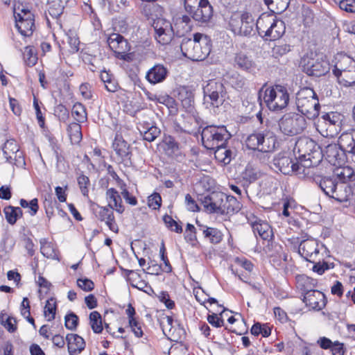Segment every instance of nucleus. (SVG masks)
Instances as JSON below:
<instances>
[{
	"instance_id": "42",
	"label": "nucleus",
	"mask_w": 355,
	"mask_h": 355,
	"mask_svg": "<svg viewBox=\"0 0 355 355\" xmlns=\"http://www.w3.org/2000/svg\"><path fill=\"white\" fill-rule=\"evenodd\" d=\"M71 115L77 123L87 121V114L85 106L80 103H76L71 109Z\"/></svg>"
},
{
	"instance_id": "29",
	"label": "nucleus",
	"mask_w": 355,
	"mask_h": 355,
	"mask_svg": "<svg viewBox=\"0 0 355 355\" xmlns=\"http://www.w3.org/2000/svg\"><path fill=\"white\" fill-rule=\"evenodd\" d=\"M271 28H270L267 35L266 37V40H276L281 38L286 31V26L284 22L281 20L277 19L275 16L273 17Z\"/></svg>"
},
{
	"instance_id": "41",
	"label": "nucleus",
	"mask_w": 355,
	"mask_h": 355,
	"mask_svg": "<svg viewBox=\"0 0 355 355\" xmlns=\"http://www.w3.org/2000/svg\"><path fill=\"white\" fill-rule=\"evenodd\" d=\"M16 27L21 35L29 37L32 35L35 28V21L17 20Z\"/></svg>"
},
{
	"instance_id": "16",
	"label": "nucleus",
	"mask_w": 355,
	"mask_h": 355,
	"mask_svg": "<svg viewBox=\"0 0 355 355\" xmlns=\"http://www.w3.org/2000/svg\"><path fill=\"white\" fill-rule=\"evenodd\" d=\"M153 27L155 38L159 44L166 45L171 42L173 37V31L170 21L159 18L154 21Z\"/></svg>"
},
{
	"instance_id": "52",
	"label": "nucleus",
	"mask_w": 355,
	"mask_h": 355,
	"mask_svg": "<svg viewBox=\"0 0 355 355\" xmlns=\"http://www.w3.org/2000/svg\"><path fill=\"white\" fill-rule=\"evenodd\" d=\"M14 16L17 20L35 21L33 14L28 8H22L19 12H15Z\"/></svg>"
},
{
	"instance_id": "11",
	"label": "nucleus",
	"mask_w": 355,
	"mask_h": 355,
	"mask_svg": "<svg viewBox=\"0 0 355 355\" xmlns=\"http://www.w3.org/2000/svg\"><path fill=\"white\" fill-rule=\"evenodd\" d=\"M205 100L210 101L213 107H218L222 105L227 97V91L222 80H209L203 87Z\"/></svg>"
},
{
	"instance_id": "18",
	"label": "nucleus",
	"mask_w": 355,
	"mask_h": 355,
	"mask_svg": "<svg viewBox=\"0 0 355 355\" xmlns=\"http://www.w3.org/2000/svg\"><path fill=\"white\" fill-rule=\"evenodd\" d=\"M2 150L8 162L17 166L25 164V161L21 155V153H19V146L15 140H7L2 147Z\"/></svg>"
},
{
	"instance_id": "49",
	"label": "nucleus",
	"mask_w": 355,
	"mask_h": 355,
	"mask_svg": "<svg viewBox=\"0 0 355 355\" xmlns=\"http://www.w3.org/2000/svg\"><path fill=\"white\" fill-rule=\"evenodd\" d=\"M230 83L233 88L240 91L245 88L246 79L240 74H235L230 78Z\"/></svg>"
},
{
	"instance_id": "17",
	"label": "nucleus",
	"mask_w": 355,
	"mask_h": 355,
	"mask_svg": "<svg viewBox=\"0 0 355 355\" xmlns=\"http://www.w3.org/2000/svg\"><path fill=\"white\" fill-rule=\"evenodd\" d=\"M225 198H226V194L224 193L212 192L204 196L201 201L204 207L209 212L221 214Z\"/></svg>"
},
{
	"instance_id": "13",
	"label": "nucleus",
	"mask_w": 355,
	"mask_h": 355,
	"mask_svg": "<svg viewBox=\"0 0 355 355\" xmlns=\"http://www.w3.org/2000/svg\"><path fill=\"white\" fill-rule=\"evenodd\" d=\"M320 149L327 162L334 166H340L345 161L346 153L339 145V143H329L328 138L320 141Z\"/></svg>"
},
{
	"instance_id": "12",
	"label": "nucleus",
	"mask_w": 355,
	"mask_h": 355,
	"mask_svg": "<svg viewBox=\"0 0 355 355\" xmlns=\"http://www.w3.org/2000/svg\"><path fill=\"white\" fill-rule=\"evenodd\" d=\"M295 160L296 162H294L293 158L286 153H279L274 157L272 164L284 175H291L293 173L299 175L309 174V172L306 171V169L300 164L297 158Z\"/></svg>"
},
{
	"instance_id": "48",
	"label": "nucleus",
	"mask_w": 355,
	"mask_h": 355,
	"mask_svg": "<svg viewBox=\"0 0 355 355\" xmlns=\"http://www.w3.org/2000/svg\"><path fill=\"white\" fill-rule=\"evenodd\" d=\"M23 55L24 60L27 65L33 66L37 63V57L33 46H28L25 47Z\"/></svg>"
},
{
	"instance_id": "63",
	"label": "nucleus",
	"mask_w": 355,
	"mask_h": 355,
	"mask_svg": "<svg viewBox=\"0 0 355 355\" xmlns=\"http://www.w3.org/2000/svg\"><path fill=\"white\" fill-rule=\"evenodd\" d=\"M207 321L215 327H220L224 325V320L219 318L216 313L209 315L207 316Z\"/></svg>"
},
{
	"instance_id": "56",
	"label": "nucleus",
	"mask_w": 355,
	"mask_h": 355,
	"mask_svg": "<svg viewBox=\"0 0 355 355\" xmlns=\"http://www.w3.org/2000/svg\"><path fill=\"white\" fill-rule=\"evenodd\" d=\"M162 198L159 193H153L148 198V205L153 209H157L160 207Z\"/></svg>"
},
{
	"instance_id": "47",
	"label": "nucleus",
	"mask_w": 355,
	"mask_h": 355,
	"mask_svg": "<svg viewBox=\"0 0 355 355\" xmlns=\"http://www.w3.org/2000/svg\"><path fill=\"white\" fill-rule=\"evenodd\" d=\"M203 0H184V6L186 12L193 19L194 14L197 13Z\"/></svg>"
},
{
	"instance_id": "61",
	"label": "nucleus",
	"mask_w": 355,
	"mask_h": 355,
	"mask_svg": "<svg viewBox=\"0 0 355 355\" xmlns=\"http://www.w3.org/2000/svg\"><path fill=\"white\" fill-rule=\"evenodd\" d=\"M340 9L349 12H355V1L354 0H341L339 2Z\"/></svg>"
},
{
	"instance_id": "9",
	"label": "nucleus",
	"mask_w": 355,
	"mask_h": 355,
	"mask_svg": "<svg viewBox=\"0 0 355 355\" xmlns=\"http://www.w3.org/2000/svg\"><path fill=\"white\" fill-rule=\"evenodd\" d=\"M306 126L307 123L304 116L295 112L285 114L279 121V130L288 136L302 133Z\"/></svg>"
},
{
	"instance_id": "27",
	"label": "nucleus",
	"mask_w": 355,
	"mask_h": 355,
	"mask_svg": "<svg viewBox=\"0 0 355 355\" xmlns=\"http://www.w3.org/2000/svg\"><path fill=\"white\" fill-rule=\"evenodd\" d=\"M202 3L197 13L194 14L193 19L200 24H207L211 19L214 10L208 0H203Z\"/></svg>"
},
{
	"instance_id": "25",
	"label": "nucleus",
	"mask_w": 355,
	"mask_h": 355,
	"mask_svg": "<svg viewBox=\"0 0 355 355\" xmlns=\"http://www.w3.org/2000/svg\"><path fill=\"white\" fill-rule=\"evenodd\" d=\"M66 340L70 355L80 354L85 347V340L78 334H68L66 336Z\"/></svg>"
},
{
	"instance_id": "59",
	"label": "nucleus",
	"mask_w": 355,
	"mask_h": 355,
	"mask_svg": "<svg viewBox=\"0 0 355 355\" xmlns=\"http://www.w3.org/2000/svg\"><path fill=\"white\" fill-rule=\"evenodd\" d=\"M63 6L58 2L53 3L49 8L48 12L53 18H58L63 12Z\"/></svg>"
},
{
	"instance_id": "6",
	"label": "nucleus",
	"mask_w": 355,
	"mask_h": 355,
	"mask_svg": "<svg viewBox=\"0 0 355 355\" xmlns=\"http://www.w3.org/2000/svg\"><path fill=\"white\" fill-rule=\"evenodd\" d=\"M202 145L209 150H214L226 145L231 134L224 125H207L201 132Z\"/></svg>"
},
{
	"instance_id": "21",
	"label": "nucleus",
	"mask_w": 355,
	"mask_h": 355,
	"mask_svg": "<svg viewBox=\"0 0 355 355\" xmlns=\"http://www.w3.org/2000/svg\"><path fill=\"white\" fill-rule=\"evenodd\" d=\"M302 300L306 306L316 311L322 310L327 303L324 294L318 290L306 293Z\"/></svg>"
},
{
	"instance_id": "34",
	"label": "nucleus",
	"mask_w": 355,
	"mask_h": 355,
	"mask_svg": "<svg viewBox=\"0 0 355 355\" xmlns=\"http://www.w3.org/2000/svg\"><path fill=\"white\" fill-rule=\"evenodd\" d=\"M241 203L236 198L227 196L223 201V207L221 214H233L241 209Z\"/></svg>"
},
{
	"instance_id": "50",
	"label": "nucleus",
	"mask_w": 355,
	"mask_h": 355,
	"mask_svg": "<svg viewBox=\"0 0 355 355\" xmlns=\"http://www.w3.org/2000/svg\"><path fill=\"white\" fill-rule=\"evenodd\" d=\"M78 184L79 186L81 193L88 197L89 188L90 187V181L87 176L81 174L77 178Z\"/></svg>"
},
{
	"instance_id": "5",
	"label": "nucleus",
	"mask_w": 355,
	"mask_h": 355,
	"mask_svg": "<svg viewBox=\"0 0 355 355\" xmlns=\"http://www.w3.org/2000/svg\"><path fill=\"white\" fill-rule=\"evenodd\" d=\"M277 138L268 129L257 130L245 139L248 148L261 153H270L275 148Z\"/></svg>"
},
{
	"instance_id": "26",
	"label": "nucleus",
	"mask_w": 355,
	"mask_h": 355,
	"mask_svg": "<svg viewBox=\"0 0 355 355\" xmlns=\"http://www.w3.org/2000/svg\"><path fill=\"white\" fill-rule=\"evenodd\" d=\"M336 59L337 61L333 69L335 76L355 67V60L347 55H339Z\"/></svg>"
},
{
	"instance_id": "44",
	"label": "nucleus",
	"mask_w": 355,
	"mask_h": 355,
	"mask_svg": "<svg viewBox=\"0 0 355 355\" xmlns=\"http://www.w3.org/2000/svg\"><path fill=\"white\" fill-rule=\"evenodd\" d=\"M336 76L340 83L347 87L351 86L355 83V67L354 69L347 70Z\"/></svg>"
},
{
	"instance_id": "57",
	"label": "nucleus",
	"mask_w": 355,
	"mask_h": 355,
	"mask_svg": "<svg viewBox=\"0 0 355 355\" xmlns=\"http://www.w3.org/2000/svg\"><path fill=\"white\" fill-rule=\"evenodd\" d=\"M126 185L123 183L121 185V189L122 190L121 193L123 198L125 199V202L130 205L135 206L137 204V200L136 198L129 193V191L125 188Z\"/></svg>"
},
{
	"instance_id": "33",
	"label": "nucleus",
	"mask_w": 355,
	"mask_h": 355,
	"mask_svg": "<svg viewBox=\"0 0 355 355\" xmlns=\"http://www.w3.org/2000/svg\"><path fill=\"white\" fill-rule=\"evenodd\" d=\"M252 227L254 234H257L263 240H269L273 236L271 227L265 221H255Z\"/></svg>"
},
{
	"instance_id": "10",
	"label": "nucleus",
	"mask_w": 355,
	"mask_h": 355,
	"mask_svg": "<svg viewBox=\"0 0 355 355\" xmlns=\"http://www.w3.org/2000/svg\"><path fill=\"white\" fill-rule=\"evenodd\" d=\"M229 26L231 31L239 35L250 36L254 33V19L248 12L233 15L230 19Z\"/></svg>"
},
{
	"instance_id": "37",
	"label": "nucleus",
	"mask_w": 355,
	"mask_h": 355,
	"mask_svg": "<svg viewBox=\"0 0 355 355\" xmlns=\"http://www.w3.org/2000/svg\"><path fill=\"white\" fill-rule=\"evenodd\" d=\"M79 123L77 122L71 123L67 129L71 142L73 144H79L83 138L81 126Z\"/></svg>"
},
{
	"instance_id": "2",
	"label": "nucleus",
	"mask_w": 355,
	"mask_h": 355,
	"mask_svg": "<svg viewBox=\"0 0 355 355\" xmlns=\"http://www.w3.org/2000/svg\"><path fill=\"white\" fill-rule=\"evenodd\" d=\"M295 149L299 153L298 162L306 170L317 166L322 159L320 144L318 145L313 139H300L296 142Z\"/></svg>"
},
{
	"instance_id": "51",
	"label": "nucleus",
	"mask_w": 355,
	"mask_h": 355,
	"mask_svg": "<svg viewBox=\"0 0 355 355\" xmlns=\"http://www.w3.org/2000/svg\"><path fill=\"white\" fill-rule=\"evenodd\" d=\"M291 50V46L287 44H281L275 45L272 49V56L275 58L282 57L287 54Z\"/></svg>"
},
{
	"instance_id": "28",
	"label": "nucleus",
	"mask_w": 355,
	"mask_h": 355,
	"mask_svg": "<svg viewBox=\"0 0 355 355\" xmlns=\"http://www.w3.org/2000/svg\"><path fill=\"white\" fill-rule=\"evenodd\" d=\"M339 145L345 153L355 155V130L341 134L338 138Z\"/></svg>"
},
{
	"instance_id": "58",
	"label": "nucleus",
	"mask_w": 355,
	"mask_h": 355,
	"mask_svg": "<svg viewBox=\"0 0 355 355\" xmlns=\"http://www.w3.org/2000/svg\"><path fill=\"white\" fill-rule=\"evenodd\" d=\"M1 324L10 333H13L17 330L16 320L12 317H8L4 321L3 316L0 317Z\"/></svg>"
},
{
	"instance_id": "53",
	"label": "nucleus",
	"mask_w": 355,
	"mask_h": 355,
	"mask_svg": "<svg viewBox=\"0 0 355 355\" xmlns=\"http://www.w3.org/2000/svg\"><path fill=\"white\" fill-rule=\"evenodd\" d=\"M161 133L160 130L156 126H151L143 134L144 140L149 142L153 141Z\"/></svg>"
},
{
	"instance_id": "46",
	"label": "nucleus",
	"mask_w": 355,
	"mask_h": 355,
	"mask_svg": "<svg viewBox=\"0 0 355 355\" xmlns=\"http://www.w3.org/2000/svg\"><path fill=\"white\" fill-rule=\"evenodd\" d=\"M56 308L57 305L55 299L51 297L46 301L44 313L48 321H51L55 318Z\"/></svg>"
},
{
	"instance_id": "36",
	"label": "nucleus",
	"mask_w": 355,
	"mask_h": 355,
	"mask_svg": "<svg viewBox=\"0 0 355 355\" xmlns=\"http://www.w3.org/2000/svg\"><path fill=\"white\" fill-rule=\"evenodd\" d=\"M336 175L335 177L341 181L340 183L345 184L347 182L354 181L355 180V173L353 168L348 166L337 168Z\"/></svg>"
},
{
	"instance_id": "54",
	"label": "nucleus",
	"mask_w": 355,
	"mask_h": 355,
	"mask_svg": "<svg viewBox=\"0 0 355 355\" xmlns=\"http://www.w3.org/2000/svg\"><path fill=\"white\" fill-rule=\"evenodd\" d=\"M163 219L166 227L171 229V230L176 233H182V226L180 224H178L175 220H173L171 216L166 215L164 216Z\"/></svg>"
},
{
	"instance_id": "43",
	"label": "nucleus",
	"mask_w": 355,
	"mask_h": 355,
	"mask_svg": "<svg viewBox=\"0 0 355 355\" xmlns=\"http://www.w3.org/2000/svg\"><path fill=\"white\" fill-rule=\"evenodd\" d=\"M214 155L219 162L227 164L232 159V151L226 148V145L220 146L214 150Z\"/></svg>"
},
{
	"instance_id": "15",
	"label": "nucleus",
	"mask_w": 355,
	"mask_h": 355,
	"mask_svg": "<svg viewBox=\"0 0 355 355\" xmlns=\"http://www.w3.org/2000/svg\"><path fill=\"white\" fill-rule=\"evenodd\" d=\"M107 44L112 51H114L117 58L125 61L131 59L128 53L130 50V45L123 36L119 33H112L107 37Z\"/></svg>"
},
{
	"instance_id": "22",
	"label": "nucleus",
	"mask_w": 355,
	"mask_h": 355,
	"mask_svg": "<svg viewBox=\"0 0 355 355\" xmlns=\"http://www.w3.org/2000/svg\"><path fill=\"white\" fill-rule=\"evenodd\" d=\"M112 147L121 162L130 161L132 155L130 146L121 135H116L112 143Z\"/></svg>"
},
{
	"instance_id": "1",
	"label": "nucleus",
	"mask_w": 355,
	"mask_h": 355,
	"mask_svg": "<svg viewBox=\"0 0 355 355\" xmlns=\"http://www.w3.org/2000/svg\"><path fill=\"white\" fill-rule=\"evenodd\" d=\"M180 49L184 57L193 61H202L211 52V41L207 35L196 33L193 35V39L183 38Z\"/></svg>"
},
{
	"instance_id": "45",
	"label": "nucleus",
	"mask_w": 355,
	"mask_h": 355,
	"mask_svg": "<svg viewBox=\"0 0 355 355\" xmlns=\"http://www.w3.org/2000/svg\"><path fill=\"white\" fill-rule=\"evenodd\" d=\"M91 328L96 334H100L103 331L102 319L101 314L97 311H93L89 315Z\"/></svg>"
},
{
	"instance_id": "55",
	"label": "nucleus",
	"mask_w": 355,
	"mask_h": 355,
	"mask_svg": "<svg viewBox=\"0 0 355 355\" xmlns=\"http://www.w3.org/2000/svg\"><path fill=\"white\" fill-rule=\"evenodd\" d=\"M64 319V325L67 329L69 330H75L76 329L78 323V318L75 313H71L67 314Z\"/></svg>"
},
{
	"instance_id": "62",
	"label": "nucleus",
	"mask_w": 355,
	"mask_h": 355,
	"mask_svg": "<svg viewBox=\"0 0 355 355\" xmlns=\"http://www.w3.org/2000/svg\"><path fill=\"white\" fill-rule=\"evenodd\" d=\"M331 268H334V263H331L329 265L328 263L324 261H323L322 263L318 262L313 266V270L319 275H322L325 272V270Z\"/></svg>"
},
{
	"instance_id": "31",
	"label": "nucleus",
	"mask_w": 355,
	"mask_h": 355,
	"mask_svg": "<svg viewBox=\"0 0 355 355\" xmlns=\"http://www.w3.org/2000/svg\"><path fill=\"white\" fill-rule=\"evenodd\" d=\"M297 287L304 296L306 293L315 291L317 286V280L305 275L296 277Z\"/></svg>"
},
{
	"instance_id": "19",
	"label": "nucleus",
	"mask_w": 355,
	"mask_h": 355,
	"mask_svg": "<svg viewBox=\"0 0 355 355\" xmlns=\"http://www.w3.org/2000/svg\"><path fill=\"white\" fill-rule=\"evenodd\" d=\"M299 254L306 261L314 262L318 253V243L314 239H307L300 242Z\"/></svg>"
},
{
	"instance_id": "4",
	"label": "nucleus",
	"mask_w": 355,
	"mask_h": 355,
	"mask_svg": "<svg viewBox=\"0 0 355 355\" xmlns=\"http://www.w3.org/2000/svg\"><path fill=\"white\" fill-rule=\"evenodd\" d=\"M325 195L335 199L338 202H345L348 200L350 194V188L343 183L337 182V178L333 177H321L319 175L313 178Z\"/></svg>"
},
{
	"instance_id": "8",
	"label": "nucleus",
	"mask_w": 355,
	"mask_h": 355,
	"mask_svg": "<svg viewBox=\"0 0 355 355\" xmlns=\"http://www.w3.org/2000/svg\"><path fill=\"white\" fill-rule=\"evenodd\" d=\"M263 100L270 110L279 111L288 105L289 95L286 87L275 85L266 89Z\"/></svg>"
},
{
	"instance_id": "20",
	"label": "nucleus",
	"mask_w": 355,
	"mask_h": 355,
	"mask_svg": "<svg viewBox=\"0 0 355 355\" xmlns=\"http://www.w3.org/2000/svg\"><path fill=\"white\" fill-rule=\"evenodd\" d=\"M232 64L235 69L248 73L254 72L257 68V65L251 56L243 52L235 53Z\"/></svg>"
},
{
	"instance_id": "14",
	"label": "nucleus",
	"mask_w": 355,
	"mask_h": 355,
	"mask_svg": "<svg viewBox=\"0 0 355 355\" xmlns=\"http://www.w3.org/2000/svg\"><path fill=\"white\" fill-rule=\"evenodd\" d=\"M304 71L309 76H322L330 70V64L326 58L304 57L301 62Z\"/></svg>"
},
{
	"instance_id": "24",
	"label": "nucleus",
	"mask_w": 355,
	"mask_h": 355,
	"mask_svg": "<svg viewBox=\"0 0 355 355\" xmlns=\"http://www.w3.org/2000/svg\"><path fill=\"white\" fill-rule=\"evenodd\" d=\"M168 75V69L162 64H156L146 73V78L150 83L155 85L163 82Z\"/></svg>"
},
{
	"instance_id": "39",
	"label": "nucleus",
	"mask_w": 355,
	"mask_h": 355,
	"mask_svg": "<svg viewBox=\"0 0 355 355\" xmlns=\"http://www.w3.org/2000/svg\"><path fill=\"white\" fill-rule=\"evenodd\" d=\"M5 217L7 222L10 225L16 223L17 219L22 216V210L19 207H12L11 205L7 206L3 209Z\"/></svg>"
},
{
	"instance_id": "38",
	"label": "nucleus",
	"mask_w": 355,
	"mask_h": 355,
	"mask_svg": "<svg viewBox=\"0 0 355 355\" xmlns=\"http://www.w3.org/2000/svg\"><path fill=\"white\" fill-rule=\"evenodd\" d=\"M40 251L44 257L48 259H58L54 245L46 239H42L40 241Z\"/></svg>"
},
{
	"instance_id": "40",
	"label": "nucleus",
	"mask_w": 355,
	"mask_h": 355,
	"mask_svg": "<svg viewBox=\"0 0 355 355\" xmlns=\"http://www.w3.org/2000/svg\"><path fill=\"white\" fill-rule=\"evenodd\" d=\"M264 2L270 11L280 13L288 7L290 0H264Z\"/></svg>"
},
{
	"instance_id": "7",
	"label": "nucleus",
	"mask_w": 355,
	"mask_h": 355,
	"mask_svg": "<svg viewBox=\"0 0 355 355\" xmlns=\"http://www.w3.org/2000/svg\"><path fill=\"white\" fill-rule=\"evenodd\" d=\"M343 115L337 112L324 113L315 123L317 130L326 138H333L340 131Z\"/></svg>"
},
{
	"instance_id": "3",
	"label": "nucleus",
	"mask_w": 355,
	"mask_h": 355,
	"mask_svg": "<svg viewBox=\"0 0 355 355\" xmlns=\"http://www.w3.org/2000/svg\"><path fill=\"white\" fill-rule=\"evenodd\" d=\"M295 105L300 114L308 119H315L320 114V105L315 91L310 87L302 88L296 94Z\"/></svg>"
},
{
	"instance_id": "35",
	"label": "nucleus",
	"mask_w": 355,
	"mask_h": 355,
	"mask_svg": "<svg viewBox=\"0 0 355 355\" xmlns=\"http://www.w3.org/2000/svg\"><path fill=\"white\" fill-rule=\"evenodd\" d=\"M199 230L202 232L205 238L208 239L212 243H218L222 240L223 234L220 230L214 227H209L199 225Z\"/></svg>"
},
{
	"instance_id": "60",
	"label": "nucleus",
	"mask_w": 355,
	"mask_h": 355,
	"mask_svg": "<svg viewBox=\"0 0 355 355\" xmlns=\"http://www.w3.org/2000/svg\"><path fill=\"white\" fill-rule=\"evenodd\" d=\"M77 285L85 291H91L94 288V282L87 278H80L77 280Z\"/></svg>"
},
{
	"instance_id": "64",
	"label": "nucleus",
	"mask_w": 355,
	"mask_h": 355,
	"mask_svg": "<svg viewBox=\"0 0 355 355\" xmlns=\"http://www.w3.org/2000/svg\"><path fill=\"white\" fill-rule=\"evenodd\" d=\"M159 298L160 302H163L168 309H172L174 308L175 302L170 299L169 295L166 292H162Z\"/></svg>"
},
{
	"instance_id": "30",
	"label": "nucleus",
	"mask_w": 355,
	"mask_h": 355,
	"mask_svg": "<svg viewBox=\"0 0 355 355\" xmlns=\"http://www.w3.org/2000/svg\"><path fill=\"white\" fill-rule=\"evenodd\" d=\"M106 199L109 202L108 207L115 209L119 214L124 211L121 197L115 189L110 188L107 190Z\"/></svg>"
},
{
	"instance_id": "23",
	"label": "nucleus",
	"mask_w": 355,
	"mask_h": 355,
	"mask_svg": "<svg viewBox=\"0 0 355 355\" xmlns=\"http://www.w3.org/2000/svg\"><path fill=\"white\" fill-rule=\"evenodd\" d=\"M96 218L105 222L109 229L114 233L119 232V227L116 223L113 209L108 207H99V210L96 213Z\"/></svg>"
},
{
	"instance_id": "32",
	"label": "nucleus",
	"mask_w": 355,
	"mask_h": 355,
	"mask_svg": "<svg viewBox=\"0 0 355 355\" xmlns=\"http://www.w3.org/2000/svg\"><path fill=\"white\" fill-rule=\"evenodd\" d=\"M273 17L272 15L262 14L255 23L259 35L264 39H266L267 33L271 28Z\"/></svg>"
}]
</instances>
